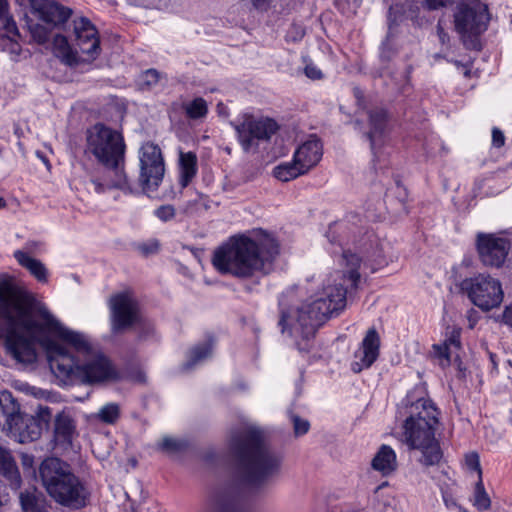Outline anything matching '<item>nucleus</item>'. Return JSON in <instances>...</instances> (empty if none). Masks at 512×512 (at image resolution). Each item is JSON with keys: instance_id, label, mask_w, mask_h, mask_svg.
Wrapping results in <instances>:
<instances>
[{"instance_id": "nucleus-1", "label": "nucleus", "mask_w": 512, "mask_h": 512, "mask_svg": "<svg viewBox=\"0 0 512 512\" xmlns=\"http://www.w3.org/2000/svg\"><path fill=\"white\" fill-rule=\"evenodd\" d=\"M0 339L7 353L23 364L36 362V346L41 345L52 373L64 385H95L118 377L105 355L91 352L82 333L65 327L43 302L8 276L0 277Z\"/></svg>"}, {"instance_id": "nucleus-2", "label": "nucleus", "mask_w": 512, "mask_h": 512, "mask_svg": "<svg viewBox=\"0 0 512 512\" xmlns=\"http://www.w3.org/2000/svg\"><path fill=\"white\" fill-rule=\"evenodd\" d=\"M345 271L337 273L334 284L325 285L316 298L299 304L292 291L283 292L278 297L277 327L281 334L309 340L317 329L333 316H338L347 304V297L358 289L361 265L370 266L371 272L387 265L386 258H342Z\"/></svg>"}, {"instance_id": "nucleus-3", "label": "nucleus", "mask_w": 512, "mask_h": 512, "mask_svg": "<svg viewBox=\"0 0 512 512\" xmlns=\"http://www.w3.org/2000/svg\"><path fill=\"white\" fill-rule=\"evenodd\" d=\"M230 449L237 463V476L217 500L218 512H252L249 488H259L278 473L281 460L269 451L263 433L249 428L231 439Z\"/></svg>"}, {"instance_id": "nucleus-4", "label": "nucleus", "mask_w": 512, "mask_h": 512, "mask_svg": "<svg viewBox=\"0 0 512 512\" xmlns=\"http://www.w3.org/2000/svg\"><path fill=\"white\" fill-rule=\"evenodd\" d=\"M408 417L403 424V434L410 449L420 450L421 463L425 466L439 464L443 452L435 438L440 411L432 400L419 398L408 407Z\"/></svg>"}, {"instance_id": "nucleus-5", "label": "nucleus", "mask_w": 512, "mask_h": 512, "mask_svg": "<svg viewBox=\"0 0 512 512\" xmlns=\"http://www.w3.org/2000/svg\"><path fill=\"white\" fill-rule=\"evenodd\" d=\"M42 484L58 504L79 509L86 504L88 491L69 466L58 458L45 459L39 467Z\"/></svg>"}, {"instance_id": "nucleus-6", "label": "nucleus", "mask_w": 512, "mask_h": 512, "mask_svg": "<svg viewBox=\"0 0 512 512\" xmlns=\"http://www.w3.org/2000/svg\"><path fill=\"white\" fill-rule=\"evenodd\" d=\"M87 151L97 162L107 169L123 175L114 182L113 187L123 188L126 184L125 151L126 144L123 135L103 124H96L87 131Z\"/></svg>"}, {"instance_id": "nucleus-7", "label": "nucleus", "mask_w": 512, "mask_h": 512, "mask_svg": "<svg viewBox=\"0 0 512 512\" xmlns=\"http://www.w3.org/2000/svg\"><path fill=\"white\" fill-rule=\"evenodd\" d=\"M32 15L37 22H30L28 29L34 42L47 44L54 30H65L73 10L54 0H30Z\"/></svg>"}, {"instance_id": "nucleus-8", "label": "nucleus", "mask_w": 512, "mask_h": 512, "mask_svg": "<svg viewBox=\"0 0 512 512\" xmlns=\"http://www.w3.org/2000/svg\"><path fill=\"white\" fill-rule=\"evenodd\" d=\"M231 125L240 146L246 153L257 152L259 143L269 141L279 129L273 118L250 112L241 113L231 122Z\"/></svg>"}, {"instance_id": "nucleus-9", "label": "nucleus", "mask_w": 512, "mask_h": 512, "mask_svg": "<svg viewBox=\"0 0 512 512\" xmlns=\"http://www.w3.org/2000/svg\"><path fill=\"white\" fill-rule=\"evenodd\" d=\"M489 19L487 5L478 0L459 6L454 15V24L464 46L478 48V36L486 31Z\"/></svg>"}, {"instance_id": "nucleus-10", "label": "nucleus", "mask_w": 512, "mask_h": 512, "mask_svg": "<svg viewBox=\"0 0 512 512\" xmlns=\"http://www.w3.org/2000/svg\"><path fill=\"white\" fill-rule=\"evenodd\" d=\"M460 289L473 305L485 312L499 307L504 299L501 282L489 274L480 273L463 279Z\"/></svg>"}, {"instance_id": "nucleus-11", "label": "nucleus", "mask_w": 512, "mask_h": 512, "mask_svg": "<svg viewBox=\"0 0 512 512\" xmlns=\"http://www.w3.org/2000/svg\"><path fill=\"white\" fill-rule=\"evenodd\" d=\"M139 184L143 192L151 195L164 180L166 164L161 148L153 142H145L138 150Z\"/></svg>"}, {"instance_id": "nucleus-12", "label": "nucleus", "mask_w": 512, "mask_h": 512, "mask_svg": "<svg viewBox=\"0 0 512 512\" xmlns=\"http://www.w3.org/2000/svg\"><path fill=\"white\" fill-rule=\"evenodd\" d=\"M249 234H237L229 237L214 251L213 256H258L259 248H267V253L277 254V243L265 231L254 230Z\"/></svg>"}, {"instance_id": "nucleus-13", "label": "nucleus", "mask_w": 512, "mask_h": 512, "mask_svg": "<svg viewBox=\"0 0 512 512\" xmlns=\"http://www.w3.org/2000/svg\"><path fill=\"white\" fill-rule=\"evenodd\" d=\"M275 258H211L214 268L223 275L249 278L256 273L269 274Z\"/></svg>"}, {"instance_id": "nucleus-14", "label": "nucleus", "mask_w": 512, "mask_h": 512, "mask_svg": "<svg viewBox=\"0 0 512 512\" xmlns=\"http://www.w3.org/2000/svg\"><path fill=\"white\" fill-rule=\"evenodd\" d=\"M3 429L7 436L18 443L33 442L41 436L40 424L33 415L22 413L19 410L5 415Z\"/></svg>"}, {"instance_id": "nucleus-15", "label": "nucleus", "mask_w": 512, "mask_h": 512, "mask_svg": "<svg viewBox=\"0 0 512 512\" xmlns=\"http://www.w3.org/2000/svg\"><path fill=\"white\" fill-rule=\"evenodd\" d=\"M73 36L78 52L93 60L100 53V40L94 24L86 17H77L72 21Z\"/></svg>"}, {"instance_id": "nucleus-16", "label": "nucleus", "mask_w": 512, "mask_h": 512, "mask_svg": "<svg viewBox=\"0 0 512 512\" xmlns=\"http://www.w3.org/2000/svg\"><path fill=\"white\" fill-rule=\"evenodd\" d=\"M155 322L142 304L130 293V341L143 343L156 340Z\"/></svg>"}, {"instance_id": "nucleus-17", "label": "nucleus", "mask_w": 512, "mask_h": 512, "mask_svg": "<svg viewBox=\"0 0 512 512\" xmlns=\"http://www.w3.org/2000/svg\"><path fill=\"white\" fill-rule=\"evenodd\" d=\"M512 246V238L506 233H482L476 236L479 256H507Z\"/></svg>"}, {"instance_id": "nucleus-18", "label": "nucleus", "mask_w": 512, "mask_h": 512, "mask_svg": "<svg viewBox=\"0 0 512 512\" xmlns=\"http://www.w3.org/2000/svg\"><path fill=\"white\" fill-rule=\"evenodd\" d=\"M293 156L298 164L308 173L318 165L323 156V145L316 136H310L294 151Z\"/></svg>"}, {"instance_id": "nucleus-19", "label": "nucleus", "mask_w": 512, "mask_h": 512, "mask_svg": "<svg viewBox=\"0 0 512 512\" xmlns=\"http://www.w3.org/2000/svg\"><path fill=\"white\" fill-rule=\"evenodd\" d=\"M380 336L377 330L372 327L364 336L361 344L362 357L360 361L353 362L351 369L354 373H360L364 369L370 368L378 359L380 354Z\"/></svg>"}, {"instance_id": "nucleus-20", "label": "nucleus", "mask_w": 512, "mask_h": 512, "mask_svg": "<svg viewBox=\"0 0 512 512\" xmlns=\"http://www.w3.org/2000/svg\"><path fill=\"white\" fill-rule=\"evenodd\" d=\"M77 436L76 422L68 410H62L54 419V439L62 445H71Z\"/></svg>"}, {"instance_id": "nucleus-21", "label": "nucleus", "mask_w": 512, "mask_h": 512, "mask_svg": "<svg viewBox=\"0 0 512 512\" xmlns=\"http://www.w3.org/2000/svg\"><path fill=\"white\" fill-rule=\"evenodd\" d=\"M111 327L114 333H119L128 326V293L121 292L110 298Z\"/></svg>"}, {"instance_id": "nucleus-22", "label": "nucleus", "mask_w": 512, "mask_h": 512, "mask_svg": "<svg viewBox=\"0 0 512 512\" xmlns=\"http://www.w3.org/2000/svg\"><path fill=\"white\" fill-rule=\"evenodd\" d=\"M178 183L182 189L186 188L196 177L198 173V158L192 151H183L178 149Z\"/></svg>"}, {"instance_id": "nucleus-23", "label": "nucleus", "mask_w": 512, "mask_h": 512, "mask_svg": "<svg viewBox=\"0 0 512 512\" xmlns=\"http://www.w3.org/2000/svg\"><path fill=\"white\" fill-rule=\"evenodd\" d=\"M47 44H50L53 55L62 63L68 66H74L79 63L80 58L77 48H74L63 34L52 33L51 39Z\"/></svg>"}, {"instance_id": "nucleus-24", "label": "nucleus", "mask_w": 512, "mask_h": 512, "mask_svg": "<svg viewBox=\"0 0 512 512\" xmlns=\"http://www.w3.org/2000/svg\"><path fill=\"white\" fill-rule=\"evenodd\" d=\"M371 466L383 476H388L397 469L395 451L389 445L383 444L372 459Z\"/></svg>"}, {"instance_id": "nucleus-25", "label": "nucleus", "mask_w": 512, "mask_h": 512, "mask_svg": "<svg viewBox=\"0 0 512 512\" xmlns=\"http://www.w3.org/2000/svg\"><path fill=\"white\" fill-rule=\"evenodd\" d=\"M371 129L368 137L371 143V149L375 152L377 147L383 144V136L386 127V112L383 109L371 111L369 114Z\"/></svg>"}, {"instance_id": "nucleus-26", "label": "nucleus", "mask_w": 512, "mask_h": 512, "mask_svg": "<svg viewBox=\"0 0 512 512\" xmlns=\"http://www.w3.org/2000/svg\"><path fill=\"white\" fill-rule=\"evenodd\" d=\"M0 474L8 481L12 489H19L21 486V477L16 463L10 452L0 447Z\"/></svg>"}, {"instance_id": "nucleus-27", "label": "nucleus", "mask_w": 512, "mask_h": 512, "mask_svg": "<svg viewBox=\"0 0 512 512\" xmlns=\"http://www.w3.org/2000/svg\"><path fill=\"white\" fill-rule=\"evenodd\" d=\"M214 343V337L212 335H208L203 343H198L191 347L187 353L185 368L190 369L197 363L210 357L213 351Z\"/></svg>"}, {"instance_id": "nucleus-28", "label": "nucleus", "mask_w": 512, "mask_h": 512, "mask_svg": "<svg viewBox=\"0 0 512 512\" xmlns=\"http://www.w3.org/2000/svg\"><path fill=\"white\" fill-rule=\"evenodd\" d=\"M20 33L16 26V33L0 29V50L9 54L11 60L16 61L22 51L21 45L18 42Z\"/></svg>"}, {"instance_id": "nucleus-29", "label": "nucleus", "mask_w": 512, "mask_h": 512, "mask_svg": "<svg viewBox=\"0 0 512 512\" xmlns=\"http://www.w3.org/2000/svg\"><path fill=\"white\" fill-rule=\"evenodd\" d=\"M307 174L305 170L298 164V161L295 160L293 156L292 160L289 162H284L273 169V176L282 182H288L296 179L299 176Z\"/></svg>"}, {"instance_id": "nucleus-30", "label": "nucleus", "mask_w": 512, "mask_h": 512, "mask_svg": "<svg viewBox=\"0 0 512 512\" xmlns=\"http://www.w3.org/2000/svg\"><path fill=\"white\" fill-rule=\"evenodd\" d=\"M344 228L345 227L343 224H334L333 226H330L329 231H328V237L329 238L333 237V239L331 241H334V235L337 233H341L340 239H339V245L341 247H347V249L344 250L342 256L343 257L355 256V253H352L349 248L350 244L365 246L366 242L363 241L362 239L357 241L355 239V237H351L350 234L346 233Z\"/></svg>"}, {"instance_id": "nucleus-31", "label": "nucleus", "mask_w": 512, "mask_h": 512, "mask_svg": "<svg viewBox=\"0 0 512 512\" xmlns=\"http://www.w3.org/2000/svg\"><path fill=\"white\" fill-rule=\"evenodd\" d=\"M120 417V408L115 403H107L102 406L98 412L88 416V420L93 422H102L105 424H114Z\"/></svg>"}, {"instance_id": "nucleus-32", "label": "nucleus", "mask_w": 512, "mask_h": 512, "mask_svg": "<svg viewBox=\"0 0 512 512\" xmlns=\"http://www.w3.org/2000/svg\"><path fill=\"white\" fill-rule=\"evenodd\" d=\"M442 500L448 509H456L459 512H468L457 501V484L455 481L444 482L440 485Z\"/></svg>"}, {"instance_id": "nucleus-33", "label": "nucleus", "mask_w": 512, "mask_h": 512, "mask_svg": "<svg viewBox=\"0 0 512 512\" xmlns=\"http://www.w3.org/2000/svg\"><path fill=\"white\" fill-rule=\"evenodd\" d=\"M187 118L192 120L203 119L208 113V104L205 99L196 97L182 104Z\"/></svg>"}, {"instance_id": "nucleus-34", "label": "nucleus", "mask_w": 512, "mask_h": 512, "mask_svg": "<svg viewBox=\"0 0 512 512\" xmlns=\"http://www.w3.org/2000/svg\"><path fill=\"white\" fill-rule=\"evenodd\" d=\"M19 497L23 512H49L44 500L40 499L35 491L22 492Z\"/></svg>"}, {"instance_id": "nucleus-35", "label": "nucleus", "mask_w": 512, "mask_h": 512, "mask_svg": "<svg viewBox=\"0 0 512 512\" xmlns=\"http://www.w3.org/2000/svg\"><path fill=\"white\" fill-rule=\"evenodd\" d=\"M471 501L478 511H487L491 507V499L485 490L482 477L475 483Z\"/></svg>"}, {"instance_id": "nucleus-36", "label": "nucleus", "mask_w": 512, "mask_h": 512, "mask_svg": "<svg viewBox=\"0 0 512 512\" xmlns=\"http://www.w3.org/2000/svg\"><path fill=\"white\" fill-rule=\"evenodd\" d=\"M22 267L26 268L39 282H47L48 272L45 265L37 258H18Z\"/></svg>"}, {"instance_id": "nucleus-37", "label": "nucleus", "mask_w": 512, "mask_h": 512, "mask_svg": "<svg viewBox=\"0 0 512 512\" xmlns=\"http://www.w3.org/2000/svg\"><path fill=\"white\" fill-rule=\"evenodd\" d=\"M159 448L169 454L182 453L189 448V442L183 439L165 437L162 442L159 443Z\"/></svg>"}, {"instance_id": "nucleus-38", "label": "nucleus", "mask_w": 512, "mask_h": 512, "mask_svg": "<svg viewBox=\"0 0 512 512\" xmlns=\"http://www.w3.org/2000/svg\"><path fill=\"white\" fill-rule=\"evenodd\" d=\"M162 78V75L155 69H148L142 72L136 79V85L141 90H148L156 86Z\"/></svg>"}, {"instance_id": "nucleus-39", "label": "nucleus", "mask_w": 512, "mask_h": 512, "mask_svg": "<svg viewBox=\"0 0 512 512\" xmlns=\"http://www.w3.org/2000/svg\"><path fill=\"white\" fill-rule=\"evenodd\" d=\"M0 22L3 30L16 33V22L10 13L8 0H0Z\"/></svg>"}, {"instance_id": "nucleus-40", "label": "nucleus", "mask_w": 512, "mask_h": 512, "mask_svg": "<svg viewBox=\"0 0 512 512\" xmlns=\"http://www.w3.org/2000/svg\"><path fill=\"white\" fill-rule=\"evenodd\" d=\"M45 243L36 240H30L26 243L23 249H18L14 252L13 256H34L36 254L47 253Z\"/></svg>"}, {"instance_id": "nucleus-41", "label": "nucleus", "mask_w": 512, "mask_h": 512, "mask_svg": "<svg viewBox=\"0 0 512 512\" xmlns=\"http://www.w3.org/2000/svg\"><path fill=\"white\" fill-rule=\"evenodd\" d=\"M462 329L458 326H448L446 330L444 344H447L449 348L454 347L456 350L462 348L461 343Z\"/></svg>"}, {"instance_id": "nucleus-42", "label": "nucleus", "mask_w": 512, "mask_h": 512, "mask_svg": "<svg viewBox=\"0 0 512 512\" xmlns=\"http://www.w3.org/2000/svg\"><path fill=\"white\" fill-rule=\"evenodd\" d=\"M464 463L467 470L476 472L479 477H482V468L480 464V456L476 451L466 453L464 456Z\"/></svg>"}, {"instance_id": "nucleus-43", "label": "nucleus", "mask_w": 512, "mask_h": 512, "mask_svg": "<svg viewBox=\"0 0 512 512\" xmlns=\"http://www.w3.org/2000/svg\"><path fill=\"white\" fill-rule=\"evenodd\" d=\"M52 412L48 406L39 405L36 410L34 419L40 424L41 431L47 427L51 420Z\"/></svg>"}, {"instance_id": "nucleus-44", "label": "nucleus", "mask_w": 512, "mask_h": 512, "mask_svg": "<svg viewBox=\"0 0 512 512\" xmlns=\"http://www.w3.org/2000/svg\"><path fill=\"white\" fill-rule=\"evenodd\" d=\"M154 214L161 221H169L175 216V208L172 205H162L154 211Z\"/></svg>"}, {"instance_id": "nucleus-45", "label": "nucleus", "mask_w": 512, "mask_h": 512, "mask_svg": "<svg viewBox=\"0 0 512 512\" xmlns=\"http://www.w3.org/2000/svg\"><path fill=\"white\" fill-rule=\"evenodd\" d=\"M293 428L297 436L305 435L310 429V423L308 420L302 419L295 415L293 417Z\"/></svg>"}, {"instance_id": "nucleus-46", "label": "nucleus", "mask_w": 512, "mask_h": 512, "mask_svg": "<svg viewBox=\"0 0 512 512\" xmlns=\"http://www.w3.org/2000/svg\"><path fill=\"white\" fill-rule=\"evenodd\" d=\"M130 382L144 384L146 383V374L138 366L134 365L130 360Z\"/></svg>"}, {"instance_id": "nucleus-47", "label": "nucleus", "mask_w": 512, "mask_h": 512, "mask_svg": "<svg viewBox=\"0 0 512 512\" xmlns=\"http://www.w3.org/2000/svg\"><path fill=\"white\" fill-rule=\"evenodd\" d=\"M169 0H130V4L142 6L145 8L161 9L168 4Z\"/></svg>"}, {"instance_id": "nucleus-48", "label": "nucleus", "mask_w": 512, "mask_h": 512, "mask_svg": "<svg viewBox=\"0 0 512 512\" xmlns=\"http://www.w3.org/2000/svg\"><path fill=\"white\" fill-rule=\"evenodd\" d=\"M29 396L38 400L46 401H53L55 397V395L51 391L36 386H32Z\"/></svg>"}, {"instance_id": "nucleus-49", "label": "nucleus", "mask_w": 512, "mask_h": 512, "mask_svg": "<svg viewBox=\"0 0 512 512\" xmlns=\"http://www.w3.org/2000/svg\"><path fill=\"white\" fill-rule=\"evenodd\" d=\"M433 350L438 358L445 359L447 362L451 361V350L447 344H444L443 342L440 344H434Z\"/></svg>"}, {"instance_id": "nucleus-50", "label": "nucleus", "mask_w": 512, "mask_h": 512, "mask_svg": "<svg viewBox=\"0 0 512 512\" xmlns=\"http://www.w3.org/2000/svg\"><path fill=\"white\" fill-rule=\"evenodd\" d=\"M304 73L308 78L312 80H319L323 77L322 71L313 63L306 64Z\"/></svg>"}, {"instance_id": "nucleus-51", "label": "nucleus", "mask_w": 512, "mask_h": 512, "mask_svg": "<svg viewBox=\"0 0 512 512\" xmlns=\"http://www.w3.org/2000/svg\"><path fill=\"white\" fill-rule=\"evenodd\" d=\"M505 144L504 133L497 127L492 129V146L500 148Z\"/></svg>"}, {"instance_id": "nucleus-52", "label": "nucleus", "mask_w": 512, "mask_h": 512, "mask_svg": "<svg viewBox=\"0 0 512 512\" xmlns=\"http://www.w3.org/2000/svg\"><path fill=\"white\" fill-rule=\"evenodd\" d=\"M451 0H423L425 7L428 10H437L447 6Z\"/></svg>"}, {"instance_id": "nucleus-53", "label": "nucleus", "mask_w": 512, "mask_h": 512, "mask_svg": "<svg viewBox=\"0 0 512 512\" xmlns=\"http://www.w3.org/2000/svg\"><path fill=\"white\" fill-rule=\"evenodd\" d=\"M141 251L147 254H155L159 252V243L156 240H151L141 246Z\"/></svg>"}, {"instance_id": "nucleus-54", "label": "nucleus", "mask_w": 512, "mask_h": 512, "mask_svg": "<svg viewBox=\"0 0 512 512\" xmlns=\"http://www.w3.org/2000/svg\"><path fill=\"white\" fill-rule=\"evenodd\" d=\"M501 322L512 329V305H508L504 308Z\"/></svg>"}, {"instance_id": "nucleus-55", "label": "nucleus", "mask_w": 512, "mask_h": 512, "mask_svg": "<svg viewBox=\"0 0 512 512\" xmlns=\"http://www.w3.org/2000/svg\"><path fill=\"white\" fill-rule=\"evenodd\" d=\"M253 8L258 11H267L271 6V0H250Z\"/></svg>"}, {"instance_id": "nucleus-56", "label": "nucleus", "mask_w": 512, "mask_h": 512, "mask_svg": "<svg viewBox=\"0 0 512 512\" xmlns=\"http://www.w3.org/2000/svg\"><path fill=\"white\" fill-rule=\"evenodd\" d=\"M303 36H304V30L301 29L300 27H294L287 34L288 40H291V41H298Z\"/></svg>"}, {"instance_id": "nucleus-57", "label": "nucleus", "mask_w": 512, "mask_h": 512, "mask_svg": "<svg viewBox=\"0 0 512 512\" xmlns=\"http://www.w3.org/2000/svg\"><path fill=\"white\" fill-rule=\"evenodd\" d=\"M485 265L495 266L497 268L502 267L506 263L507 258H482Z\"/></svg>"}, {"instance_id": "nucleus-58", "label": "nucleus", "mask_w": 512, "mask_h": 512, "mask_svg": "<svg viewBox=\"0 0 512 512\" xmlns=\"http://www.w3.org/2000/svg\"><path fill=\"white\" fill-rule=\"evenodd\" d=\"M437 34H438L440 42L443 45L449 43V35L444 31V29H443V27L441 25V21H439L438 24H437Z\"/></svg>"}, {"instance_id": "nucleus-59", "label": "nucleus", "mask_w": 512, "mask_h": 512, "mask_svg": "<svg viewBox=\"0 0 512 512\" xmlns=\"http://www.w3.org/2000/svg\"><path fill=\"white\" fill-rule=\"evenodd\" d=\"M175 252L182 253V254L191 253V254L196 255L199 253H203L204 250L200 249V248L191 247V246L181 245V250H176Z\"/></svg>"}, {"instance_id": "nucleus-60", "label": "nucleus", "mask_w": 512, "mask_h": 512, "mask_svg": "<svg viewBox=\"0 0 512 512\" xmlns=\"http://www.w3.org/2000/svg\"><path fill=\"white\" fill-rule=\"evenodd\" d=\"M33 385H30L26 382H19L15 385V388L22 392L23 394L29 396L30 395V392H31V388H32Z\"/></svg>"}, {"instance_id": "nucleus-61", "label": "nucleus", "mask_w": 512, "mask_h": 512, "mask_svg": "<svg viewBox=\"0 0 512 512\" xmlns=\"http://www.w3.org/2000/svg\"><path fill=\"white\" fill-rule=\"evenodd\" d=\"M490 360H491V362H492V364H493L494 368H497L496 355H494V354H492V353H491V354H490Z\"/></svg>"}, {"instance_id": "nucleus-62", "label": "nucleus", "mask_w": 512, "mask_h": 512, "mask_svg": "<svg viewBox=\"0 0 512 512\" xmlns=\"http://www.w3.org/2000/svg\"><path fill=\"white\" fill-rule=\"evenodd\" d=\"M130 466L136 467L137 466V460L135 458L130 457Z\"/></svg>"}, {"instance_id": "nucleus-63", "label": "nucleus", "mask_w": 512, "mask_h": 512, "mask_svg": "<svg viewBox=\"0 0 512 512\" xmlns=\"http://www.w3.org/2000/svg\"><path fill=\"white\" fill-rule=\"evenodd\" d=\"M5 205H6L5 200L2 197H0V209L5 207Z\"/></svg>"}, {"instance_id": "nucleus-64", "label": "nucleus", "mask_w": 512, "mask_h": 512, "mask_svg": "<svg viewBox=\"0 0 512 512\" xmlns=\"http://www.w3.org/2000/svg\"><path fill=\"white\" fill-rule=\"evenodd\" d=\"M130 512H135L134 503L130 499Z\"/></svg>"}]
</instances>
